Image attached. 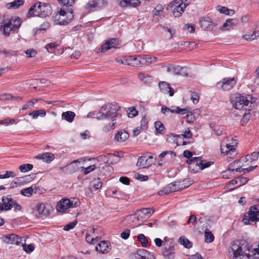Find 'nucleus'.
<instances>
[{
    "mask_svg": "<svg viewBox=\"0 0 259 259\" xmlns=\"http://www.w3.org/2000/svg\"><path fill=\"white\" fill-rule=\"evenodd\" d=\"M143 57V59L144 60V65L146 64V63L150 64L157 61V58L155 57L148 55H144Z\"/></svg>",
    "mask_w": 259,
    "mask_h": 259,
    "instance_id": "5fc2aeb1",
    "label": "nucleus"
},
{
    "mask_svg": "<svg viewBox=\"0 0 259 259\" xmlns=\"http://www.w3.org/2000/svg\"><path fill=\"white\" fill-rule=\"evenodd\" d=\"M181 66L179 65L172 66L167 68V71L174 75H179Z\"/></svg>",
    "mask_w": 259,
    "mask_h": 259,
    "instance_id": "a18cd8bd",
    "label": "nucleus"
},
{
    "mask_svg": "<svg viewBox=\"0 0 259 259\" xmlns=\"http://www.w3.org/2000/svg\"><path fill=\"white\" fill-rule=\"evenodd\" d=\"M33 166L31 164H23L19 166V170L22 172H26L31 170Z\"/></svg>",
    "mask_w": 259,
    "mask_h": 259,
    "instance_id": "3c124183",
    "label": "nucleus"
},
{
    "mask_svg": "<svg viewBox=\"0 0 259 259\" xmlns=\"http://www.w3.org/2000/svg\"><path fill=\"white\" fill-rule=\"evenodd\" d=\"M3 98L5 100H13L16 101H21L22 100L21 97H14L10 94H5L3 96Z\"/></svg>",
    "mask_w": 259,
    "mask_h": 259,
    "instance_id": "052dcab7",
    "label": "nucleus"
},
{
    "mask_svg": "<svg viewBox=\"0 0 259 259\" xmlns=\"http://www.w3.org/2000/svg\"><path fill=\"white\" fill-rule=\"evenodd\" d=\"M4 240L7 243L19 245L22 244V242L24 240L16 234H11L6 236Z\"/></svg>",
    "mask_w": 259,
    "mask_h": 259,
    "instance_id": "412c9836",
    "label": "nucleus"
},
{
    "mask_svg": "<svg viewBox=\"0 0 259 259\" xmlns=\"http://www.w3.org/2000/svg\"><path fill=\"white\" fill-rule=\"evenodd\" d=\"M34 107V100H30L26 103L22 107V110H25L28 109H31Z\"/></svg>",
    "mask_w": 259,
    "mask_h": 259,
    "instance_id": "338daca9",
    "label": "nucleus"
},
{
    "mask_svg": "<svg viewBox=\"0 0 259 259\" xmlns=\"http://www.w3.org/2000/svg\"><path fill=\"white\" fill-rule=\"evenodd\" d=\"M138 241L141 243V245L146 247L147 246L148 240L146 237L143 234H140L137 236Z\"/></svg>",
    "mask_w": 259,
    "mask_h": 259,
    "instance_id": "49530a36",
    "label": "nucleus"
},
{
    "mask_svg": "<svg viewBox=\"0 0 259 259\" xmlns=\"http://www.w3.org/2000/svg\"><path fill=\"white\" fill-rule=\"evenodd\" d=\"M237 143L234 141L231 144L225 143V140L223 141V144L221 145V151L222 154L225 155H228L229 158H233L237 155L236 150L235 146H236Z\"/></svg>",
    "mask_w": 259,
    "mask_h": 259,
    "instance_id": "1a4fd4ad",
    "label": "nucleus"
},
{
    "mask_svg": "<svg viewBox=\"0 0 259 259\" xmlns=\"http://www.w3.org/2000/svg\"><path fill=\"white\" fill-rule=\"evenodd\" d=\"M205 241L207 243H210L213 241L214 237L211 232L205 231L204 233Z\"/></svg>",
    "mask_w": 259,
    "mask_h": 259,
    "instance_id": "603ef678",
    "label": "nucleus"
},
{
    "mask_svg": "<svg viewBox=\"0 0 259 259\" xmlns=\"http://www.w3.org/2000/svg\"><path fill=\"white\" fill-rule=\"evenodd\" d=\"M21 194L24 196L30 197L33 194V189L31 186L23 189L21 190Z\"/></svg>",
    "mask_w": 259,
    "mask_h": 259,
    "instance_id": "8fccbe9b",
    "label": "nucleus"
},
{
    "mask_svg": "<svg viewBox=\"0 0 259 259\" xmlns=\"http://www.w3.org/2000/svg\"><path fill=\"white\" fill-rule=\"evenodd\" d=\"M240 161H234L231 163L226 170L223 173V177L228 178V176H231L232 174H234V172H241V165L238 164Z\"/></svg>",
    "mask_w": 259,
    "mask_h": 259,
    "instance_id": "f3484780",
    "label": "nucleus"
},
{
    "mask_svg": "<svg viewBox=\"0 0 259 259\" xmlns=\"http://www.w3.org/2000/svg\"><path fill=\"white\" fill-rule=\"evenodd\" d=\"M236 83V80L234 77H226L218 82L217 85L218 88L222 89L224 91H229L233 88Z\"/></svg>",
    "mask_w": 259,
    "mask_h": 259,
    "instance_id": "ddd939ff",
    "label": "nucleus"
},
{
    "mask_svg": "<svg viewBox=\"0 0 259 259\" xmlns=\"http://www.w3.org/2000/svg\"><path fill=\"white\" fill-rule=\"evenodd\" d=\"M36 158L49 162L52 161L54 159V155L50 152H46L36 156Z\"/></svg>",
    "mask_w": 259,
    "mask_h": 259,
    "instance_id": "473e14b6",
    "label": "nucleus"
},
{
    "mask_svg": "<svg viewBox=\"0 0 259 259\" xmlns=\"http://www.w3.org/2000/svg\"><path fill=\"white\" fill-rule=\"evenodd\" d=\"M73 9L62 7L59 12L53 16L54 22L59 25H66L73 18Z\"/></svg>",
    "mask_w": 259,
    "mask_h": 259,
    "instance_id": "39448f33",
    "label": "nucleus"
},
{
    "mask_svg": "<svg viewBox=\"0 0 259 259\" xmlns=\"http://www.w3.org/2000/svg\"><path fill=\"white\" fill-rule=\"evenodd\" d=\"M128 65L136 67H139L141 65H144V60L142 56H131L127 58Z\"/></svg>",
    "mask_w": 259,
    "mask_h": 259,
    "instance_id": "4be33fe9",
    "label": "nucleus"
},
{
    "mask_svg": "<svg viewBox=\"0 0 259 259\" xmlns=\"http://www.w3.org/2000/svg\"><path fill=\"white\" fill-rule=\"evenodd\" d=\"M155 127L157 133L162 134L165 130L164 125L159 121L155 122Z\"/></svg>",
    "mask_w": 259,
    "mask_h": 259,
    "instance_id": "09e8293b",
    "label": "nucleus"
},
{
    "mask_svg": "<svg viewBox=\"0 0 259 259\" xmlns=\"http://www.w3.org/2000/svg\"><path fill=\"white\" fill-rule=\"evenodd\" d=\"M190 110V108L188 107L185 108H180L179 107H174L172 109H170L166 106H162L161 108V111L164 114L168 112L185 114L186 113H189Z\"/></svg>",
    "mask_w": 259,
    "mask_h": 259,
    "instance_id": "a211bd4d",
    "label": "nucleus"
},
{
    "mask_svg": "<svg viewBox=\"0 0 259 259\" xmlns=\"http://www.w3.org/2000/svg\"><path fill=\"white\" fill-rule=\"evenodd\" d=\"M248 179L247 178L243 177H238L235 179L232 180L229 184H228L226 188L229 191L233 190L237 188L240 187V186L245 185L248 182Z\"/></svg>",
    "mask_w": 259,
    "mask_h": 259,
    "instance_id": "f8f14e48",
    "label": "nucleus"
},
{
    "mask_svg": "<svg viewBox=\"0 0 259 259\" xmlns=\"http://www.w3.org/2000/svg\"><path fill=\"white\" fill-rule=\"evenodd\" d=\"M187 181H188L189 183L187 185H184V186H183V184H181V183H171L163 188V189L159 191L158 194L159 195H167L170 193L180 191L184 188H187L192 184V181L187 180H184L183 182L185 183Z\"/></svg>",
    "mask_w": 259,
    "mask_h": 259,
    "instance_id": "423d86ee",
    "label": "nucleus"
},
{
    "mask_svg": "<svg viewBox=\"0 0 259 259\" xmlns=\"http://www.w3.org/2000/svg\"><path fill=\"white\" fill-rule=\"evenodd\" d=\"M247 243L244 240L233 241L229 251L230 259H249L247 255Z\"/></svg>",
    "mask_w": 259,
    "mask_h": 259,
    "instance_id": "f03ea898",
    "label": "nucleus"
},
{
    "mask_svg": "<svg viewBox=\"0 0 259 259\" xmlns=\"http://www.w3.org/2000/svg\"><path fill=\"white\" fill-rule=\"evenodd\" d=\"M69 203V199L66 198H62L57 202L56 206V210L59 212H65L67 209L70 208Z\"/></svg>",
    "mask_w": 259,
    "mask_h": 259,
    "instance_id": "b1692460",
    "label": "nucleus"
},
{
    "mask_svg": "<svg viewBox=\"0 0 259 259\" xmlns=\"http://www.w3.org/2000/svg\"><path fill=\"white\" fill-rule=\"evenodd\" d=\"M77 162H80V161L78 159L74 160L69 164L63 167H61L60 169L66 174L73 173L78 170V167L74 164Z\"/></svg>",
    "mask_w": 259,
    "mask_h": 259,
    "instance_id": "cd10ccee",
    "label": "nucleus"
},
{
    "mask_svg": "<svg viewBox=\"0 0 259 259\" xmlns=\"http://www.w3.org/2000/svg\"><path fill=\"white\" fill-rule=\"evenodd\" d=\"M163 255L166 259H174L175 257L174 246L168 245L164 247L162 251Z\"/></svg>",
    "mask_w": 259,
    "mask_h": 259,
    "instance_id": "bb28decb",
    "label": "nucleus"
},
{
    "mask_svg": "<svg viewBox=\"0 0 259 259\" xmlns=\"http://www.w3.org/2000/svg\"><path fill=\"white\" fill-rule=\"evenodd\" d=\"M199 25L204 30L211 31L217 26L213 22L211 18L208 16H204L199 19Z\"/></svg>",
    "mask_w": 259,
    "mask_h": 259,
    "instance_id": "4468645a",
    "label": "nucleus"
},
{
    "mask_svg": "<svg viewBox=\"0 0 259 259\" xmlns=\"http://www.w3.org/2000/svg\"><path fill=\"white\" fill-rule=\"evenodd\" d=\"M160 91L164 94H169V96L171 97L174 95L175 91L171 88L170 84L166 81H160L158 84Z\"/></svg>",
    "mask_w": 259,
    "mask_h": 259,
    "instance_id": "5701e85b",
    "label": "nucleus"
},
{
    "mask_svg": "<svg viewBox=\"0 0 259 259\" xmlns=\"http://www.w3.org/2000/svg\"><path fill=\"white\" fill-rule=\"evenodd\" d=\"M21 245L23 246L24 250L27 253H30L34 249V247L32 244L24 245L22 243V244Z\"/></svg>",
    "mask_w": 259,
    "mask_h": 259,
    "instance_id": "0e129e2a",
    "label": "nucleus"
},
{
    "mask_svg": "<svg viewBox=\"0 0 259 259\" xmlns=\"http://www.w3.org/2000/svg\"><path fill=\"white\" fill-rule=\"evenodd\" d=\"M230 102L235 109L246 111L251 110L256 105L255 99L251 96H243L238 93L231 95Z\"/></svg>",
    "mask_w": 259,
    "mask_h": 259,
    "instance_id": "f257e3e1",
    "label": "nucleus"
},
{
    "mask_svg": "<svg viewBox=\"0 0 259 259\" xmlns=\"http://www.w3.org/2000/svg\"><path fill=\"white\" fill-rule=\"evenodd\" d=\"M16 176L15 172L13 171H7L6 173L4 175H1V177H0V179H7L10 177L14 178Z\"/></svg>",
    "mask_w": 259,
    "mask_h": 259,
    "instance_id": "e2e57ef3",
    "label": "nucleus"
},
{
    "mask_svg": "<svg viewBox=\"0 0 259 259\" xmlns=\"http://www.w3.org/2000/svg\"><path fill=\"white\" fill-rule=\"evenodd\" d=\"M110 249V243L107 241H101L96 247V250L102 253H107Z\"/></svg>",
    "mask_w": 259,
    "mask_h": 259,
    "instance_id": "a878e982",
    "label": "nucleus"
},
{
    "mask_svg": "<svg viewBox=\"0 0 259 259\" xmlns=\"http://www.w3.org/2000/svg\"><path fill=\"white\" fill-rule=\"evenodd\" d=\"M69 206L70 208H74L79 206L80 204L79 200L76 198L69 199Z\"/></svg>",
    "mask_w": 259,
    "mask_h": 259,
    "instance_id": "6e6d98bb",
    "label": "nucleus"
},
{
    "mask_svg": "<svg viewBox=\"0 0 259 259\" xmlns=\"http://www.w3.org/2000/svg\"><path fill=\"white\" fill-rule=\"evenodd\" d=\"M246 249L249 259H259V242L252 245L247 243Z\"/></svg>",
    "mask_w": 259,
    "mask_h": 259,
    "instance_id": "dca6fc26",
    "label": "nucleus"
},
{
    "mask_svg": "<svg viewBox=\"0 0 259 259\" xmlns=\"http://www.w3.org/2000/svg\"><path fill=\"white\" fill-rule=\"evenodd\" d=\"M63 8L73 9V5L76 0H58Z\"/></svg>",
    "mask_w": 259,
    "mask_h": 259,
    "instance_id": "ea45409f",
    "label": "nucleus"
},
{
    "mask_svg": "<svg viewBox=\"0 0 259 259\" xmlns=\"http://www.w3.org/2000/svg\"><path fill=\"white\" fill-rule=\"evenodd\" d=\"M120 107L116 103L105 104L101 107L96 114V118L98 120L114 119L118 115V111Z\"/></svg>",
    "mask_w": 259,
    "mask_h": 259,
    "instance_id": "7ed1b4c3",
    "label": "nucleus"
},
{
    "mask_svg": "<svg viewBox=\"0 0 259 259\" xmlns=\"http://www.w3.org/2000/svg\"><path fill=\"white\" fill-rule=\"evenodd\" d=\"M118 4L122 7H136L140 5V0H118Z\"/></svg>",
    "mask_w": 259,
    "mask_h": 259,
    "instance_id": "c85d7f7f",
    "label": "nucleus"
},
{
    "mask_svg": "<svg viewBox=\"0 0 259 259\" xmlns=\"http://www.w3.org/2000/svg\"><path fill=\"white\" fill-rule=\"evenodd\" d=\"M118 40L115 38H110L106 41L99 48V51L104 53L112 49H116L118 47Z\"/></svg>",
    "mask_w": 259,
    "mask_h": 259,
    "instance_id": "2eb2a0df",
    "label": "nucleus"
},
{
    "mask_svg": "<svg viewBox=\"0 0 259 259\" xmlns=\"http://www.w3.org/2000/svg\"><path fill=\"white\" fill-rule=\"evenodd\" d=\"M75 116V113L71 111L64 112L61 114L62 118L70 123L73 121Z\"/></svg>",
    "mask_w": 259,
    "mask_h": 259,
    "instance_id": "f704fd0d",
    "label": "nucleus"
},
{
    "mask_svg": "<svg viewBox=\"0 0 259 259\" xmlns=\"http://www.w3.org/2000/svg\"><path fill=\"white\" fill-rule=\"evenodd\" d=\"M96 168V166L95 165H92L90 166H89L87 167H81V171H83V174L84 175H87L90 172L94 170Z\"/></svg>",
    "mask_w": 259,
    "mask_h": 259,
    "instance_id": "bf43d9fd",
    "label": "nucleus"
},
{
    "mask_svg": "<svg viewBox=\"0 0 259 259\" xmlns=\"http://www.w3.org/2000/svg\"><path fill=\"white\" fill-rule=\"evenodd\" d=\"M130 111L128 112V116L130 118H133L138 115V112L136 110L135 107H131L128 108Z\"/></svg>",
    "mask_w": 259,
    "mask_h": 259,
    "instance_id": "69168bd1",
    "label": "nucleus"
},
{
    "mask_svg": "<svg viewBox=\"0 0 259 259\" xmlns=\"http://www.w3.org/2000/svg\"><path fill=\"white\" fill-rule=\"evenodd\" d=\"M187 122L191 123L194 122L196 119L194 114L190 113V114H187L186 116Z\"/></svg>",
    "mask_w": 259,
    "mask_h": 259,
    "instance_id": "774afa93",
    "label": "nucleus"
},
{
    "mask_svg": "<svg viewBox=\"0 0 259 259\" xmlns=\"http://www.w3.org/2000/svg\"><path fill=\"white\" fill-rule=\"evenodd\" d=\"M187 1V0H175L169 4V6L172 9L173 15L175 17L181 16L188 5L186 4Z\"/></svg>",
    "mask_w": 259,
    "mask_h": 259,
    "instance_id": "6e6552de",
    "label": "nucleus"
},
{
    "mask_svg": "<svg viewBox=\"0 0 259 259\" xmlns=\"http://www.w3.org/2000/svg\"><path fill=\"white\" fill-rule=\"evenodd\" d=\"M27 14L30 17H46L51 14V7L48 4L38 2L30 8Z\"/></svg>",
    "mask_w": 259,
    "mask_h": 259,
    "instance_id": "20e7f679",
    "label": "nucleus"
},
{
    "mask_svg": "<svg viewBox=\"0 0 259 259\" xmlns=\"http://www.w3.org/2000/svg\"><path fill=\"white\" fill-rule=\"evenodd\" d=\"M259 221V205H255L250 207L246 215H245L242 221L245 224Z\"/></svg>",
    "mask_w": 259,
    "mask_h": 259,
    "instance_id": "0eeeda50",
    "label": "nucleus"
},
{
    "mask_svg": "<svg viewBox=\"0 0 259 259\" xmlns=\"http://www.w3.org/2000/svg\"><path fill=\"white\" fill-rule=\"evenodd\" d=\"M179 242L187 248H190L192 246V243L184 236H181L179 238Z\"/></svg>",
    "mask_w": 259,
    "mask_h": 259,
    "instance_id": "79ce46f5",
    "label": "nucleus"
},
{
    "mask_svg": "<svg viewBox=\"0 0 259 259\" xmlns=\"http://www.w3.org/2000/svg\"><path fill=\"white\" fill-rule=\"evenodd\" d=\"M36 208L39 216H47L49 213V211L46 209L45 205L43 203H38Z\"/></svg>",
    "mask_w": 259,
    "mask_h": 259,
    "instance_id": "72a5a7b5",
    "label": "nucleus"
},
{
    "mask_svg": "<svg viewBox=\"0 0 259 259\" xmlns=\"http://www.w3.org/2000/svg\"><path fill=\"white\" fill-rule=\"evenodd\" d=\"M24 3V0H15L11 3H7L6 5V7L8 9H16L23 5Z\"/></svg>",
    "mask_w": 259,
    "mask_h": 259,
    "instance_id": "c9c22d12",
    "label": "nucleus"
},
{
    "mask_svg": "<svg viewBox=\"0 0 259 259\" xmlns=\"http://www.w3.org/2000/svg\"><path fill=\"white\" fill-rule=\"evenodd\" d=\"M154 212V210L151 208H143L138 210L137 211V219L139 220V218H142V214L146 217H149Z\"/></svg>",
    "mask_w": 259,
    "mask_h": 259,
    "instance_id": "2f4dec72",
    "label": "nucleus"
},
{
    "mask_svg": "<svg viewBox=\"0 0 259 259\" xmlns=\"http://www.w3.org/2000/svg\"><path fill=\"white\" fill-rule=\"evenodd\" d=\"M192 136V134L189 128H188L183 134L179 135H175L174 137L177 138L183 137L186 139L191 138Z\"/></svg>",
    "mask_w": 259,
    "mask_h": 259,
    "instance_id": "4d7b16f0",
    "label": "nucleus"
},
{
    "mask_svg": "<svg viewBox=\"0 0 259 259\" xmlns=\"http://www.w3.org/2000/svg\"><path fill=\"white\" fill-rule=\"evenodd\" d=\"M259 156V152H254L252 153L250 155H247L246 156V161L250 160V161L256 160Z\"/></svg>",
    "mask_w": 259,
    "mask_h": 259,
    "instance_id": "864d4df0",
    "label": "nucleus"
},
{
    "mask_svg": "<svg viewBox=\"0 0 259 259\" xmlns=\"http://www.w3.org/2000/svg\"><path fill=\"white\" fill-rule=\"evenodd\" d=\"M138 76L139 79L145 83H151L152 82V77L147 74L140 73Z\"/></svg>",
    "mask_w": 259,
    "mask_h": 259,
    "instance_id": "58836bf2",
    "label": "nucleus"
},
{
    "mask_svg": "<svg viewBox=\"0 0 259 259\" xmlns=\"http://www.w3.org/2000/svg\"><path fill=\"white\" fill-rule=\"evenodd\" d=\"M136 259H155L154 255L146 249H139L135 254Z\"/></svg>",
    "mask_w": 259,
    "mask_h": 259,
    "instance_id": "393cba45",
    "label": "nucleus"
},
{
    "mask_svg": "<svg viewBox=\"0 0 259 259\" xmlns=\"http://www.w3.org/2000/svg\"><path fill=\"white\" fill-rule=\"evenodd\" d=\"M154 162L153 156L151 155L149 157L142 156L139 157L137 165L141 168H146L150 166Z\"/></svg>",
    "mask_w": 259,
    "mask_h": 259,
    "instance_id": "6ab92c4d",
    "label": "nucleus"
},
{
    "mask_svg": "<svg viewBox=\"0 0 259 259\" xmlns=\"http://www.w3.org/2000/svg\"><path fill=\"white\" fill-rule=\"evenodd\" d=\"M105 0H92L90 1L84 6V11L86 13L99 10L107 5Z\"/></svg>",
    "mask_w": 259,
    "mask_h": 259,
    "instance_id": "9d476101",
    "label": "nucleus"
},
{
    "mask_svg": "<svg viewBox=\"0 0 259 259\" xmlns=\"http://www.w3.org/2000/svg\"><path fill=\"white\" fill-rule=\"evenodd\" d=\"M116 123V120L115 119H111V121L108 124H105L102 128L104 132H108L110 131L115 128V125Z\"/></svg>",
    "mask_w": 259,
    "mask_h": 259,
    "instance_id": "a19ab883",
    "label": "nucleus"
},
{
    "mask_svg": "<svg viewBox=\"0 0 259 259\" xmlns=\"http://www.w3.org/2000/svg\"><path fill=\"white\" fill-rule=\"evenodd\" d=\"M218 11L222 14H225L227 15L232 16L235 14V11L233 10H230L226 7H218Z\"/></svg>",
    "mask_w": 259,
    "mask_h": 259,
    "instance_id": "37998d69",
    "label": "nucleus"
},
{
    "mask_svg": "<svg viewBox=\"0 0 259 259\" xmlns=\"http://www.w3.org/2000/svg\"><path fill=\"white\" fill-rule=\"evenodd\" d=\"M187 163L189 165V170L193 173H196L201 169V157H195L188 159Z\"/></svg>",
    "mask_w": 259,
    "mask_h": 259,
    "instance_id": "9b49d317",
    "label": "nucleus"
},
{
    "mask_svg": "<svg viewBox=\"0 0 259 259\" xmlns=\"http://www.w3.org/2000/svg\"><path fill=\"white\" fill-rule=\"evenodd\" d=\"M120 157L112 154H108L107 162L112 164L118 162L120 160Z\"/></svg>",
    "mask_w": 259,
    "mask_h": 259,
    "instance_id": "de8ad7c7",
    "label": "nucleus"
},
{
    "mask_svg": "<svg viewBox=\"0 0 259 259\" xmlns=\"http://www.w3.org/2000/svg\"><path fill=\"white\" fill-rule=\"evenodd\" d=\"M16 123V121L14 119H11L10 118H7L6 119L1 120L0 123L1 124L8 126L10 124H14Z\"/></svg>",
    "mask_w": 259,
    "mask_h": 259,
    "instance_id": "13d9d810",
    "label": "nucleus"
},
{
    "mask_svg": "<svg viewBox=\"0 0 259 259\" xmlns=\"http://www.w3.org/2000/svg\"><path fill=\"white\" fill-rule=\"evenodd\" d=\"M8 21H11V26L12 27V30L14 31L18 29L21 25V21L19 18H12L11 19H8Z\"/></svg>",
    "mask_w": 259,
    "mask_h": 259,
    "instance_id": "4c0bfd02",
    "label": "nucleus"
},
{
    "mask_svg": "<svg viewBox=\"0 0 259 259\" xmlns=\"http://www.w3.org/2000/svg\"><path fill=\"white\" fill-rule=\"evenodd\" d=\"M36 177L35 174H31L24 177L17 178L16 180L20 181L19 183H29L35 179Z\"/></svg>",
    "mask_w": 259,
    "mask_h": 259,
    "instance_id": "e433bc0d",
    "label": "nucleus"
},
{
    "mask_svg": "<svg viewBox=\"0 0 259 259\" xmlns=\"http://www.w3.org/2000/svg\"><path fill=\"white\" fill-rule=\"evenodd\" d=\"M198 222L201 224H203V227L205 229V230H208L209 229L210 225L209 223H208L207 222L209 223L210 221L207 217H200L198 219Z\"/></svg>",
    "mask_w": 259,
    "mask_h": 259,
    "instance_id": "c03bdc74",
    "label": "nucleus"
},
{
    "mask_svg": "<svg viewBox=\"0 0 259 259\" xmlns=\"http://www.w3.org/2000/svg\"><path fill=\"white\" fill-rule=\"evenodd\" d=\"M77 223V221L76 220H74L73 222H70V223H68V224H67L66 225H65L63 229L65 231H69V230L73 229L76 225Z\"/></svg>",
    "mask_w": 259,
    "mask_h": 259,
    "instance_id": "680f3d73",
    "label": "nucleus"
},
{
    "mask_svg": "<svg viewBox=\"0 0 259 259\" xmlns=\"http://www.w3.org/2000/svg\"><path fill=\"white\" fill-rule=\"evenodd\" d=\"M11 23V21H8V19H5L4 21L3 25L1 26L2 28H3V34L6 36L10 35L11 32L14 31L12 30Z\"/></svg>",
    "mask_w": 259,
    "mask_h": 259,
    "instance_id": "7c9ffc66",
    "label": "nucleus"
},
{
    "mask_svg": "<svg viewBox=\"0 0 259 259\" xmlns=\"http://www.w3.org/2000/svg\"><path fill=\"white\" fill-rule=\"evenodd\" d=\"M129 137V135L127 132L124 130L118 131L115 135L114 140L117 142H122L126 140Z\"/></svg>",
    "mask_w": 259,
    "mask_h": 259,
    "instance_id": "c756f323",
    "label": "nucleus"
},
{
    "mask_svg": "<svg viewBox=\"0 0 259 259\" xmlns=\"http://www.w3.org/2000/svg\"><path fill=\"white\" fill-rule=\"evenodd\" d=\"M2 203L0 204V211H8L12 209L13 199L11 196H4L2 199Z\"/></svg>",
    "mask_w": 259,
    "mask_h": 259,
    "instance_id": "aec40b11",
    "label": "nucleus"
}]
</instances>
